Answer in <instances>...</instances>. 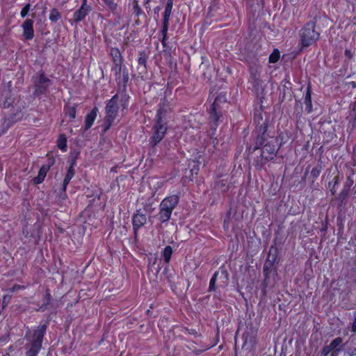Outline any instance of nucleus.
Wrapping results in <instances>:
<instances>
[{
	"instance_id": "obj_21",
	"label": "nucleus",
	"mask_w": 356,
	"mask_h": 356,
	"mask_svg": "<svg viewBox=\"0 0 356 356\" xmlns=\"http://www.w3.org/2000/svg\"><path fill=\"white\" fill-rule=\"evenodd\" d=\"M280 58V51L277 49H274L269 56V62L275 63L278 61Z\"/></svg>"
},
{
	"instance_id": "obj_24",
	"label": "nucleus",
	"mask_w": 356,
	"mask_h": 356,
	"mask_svg": "<svg viewBox=\"0 0 356 356\" xmlns=\"http://www.w3.org/2000/svg\"><path fill=\"white\" fill-rule=\"evenodd\" d=\"M342 343V339L340 337H337L334 339L330 343V346L332 350L337 348Z\"/></svg>"
},
{
	"instance_id": "obj_35",
	"label": "nucleus",
	"mask_w": 356,
	"mask_h": 356,
	"mask_svg": "<svg viewBox=\"0 0 356 356\" xmlns=\"http://www.w3.org/2000/svg\"><path fill=\"white\" fill-rule=\"evenodd\" d=\"M159 10H160V8H159V6H157V7H156V8H155V9H154L155 13L159 12Z\"/></svg>"
},
{
	"instance_id": "obj_33",
	"label": "nucleus",
	"mask_w": 356,
	"mask_h": 356,
	"mask_svg": "<svg viewBox=\"0 0 356 356\" xmlns=\"http://www.w3.org/2000/svg\"><path fill=\"white\" fill-rule=\"evenodd\" d=\"M21 288H22V287H21V286H19V285H15L13 287H12V288L10 289V291H11V292H14V291H17L18 289H21Z\"/></svg>"
},
{
	"instance_id": "obj_7",
	"label": "nucleus",
	"mask_w": 356,
	"mask_h": 356,
	"mask_svg": "<svg viewBox=\"0 0 356 356\" xmlns=\"http://www.w3.org/2000/svg\"><path fill=\"white\" fill-rule=\"evenodd\" d=\"M23 35L26 40H32L34 37L33 20L26 19L22 24Z\"/></svg>"
},
{
	"instance_id": "obj_30",
	"label": "nucleus",
	"mask_w": 356,
	"mask_h": 356,
	"mask_svg": "<svg viewBox=\"0 0 356 356\" xmlns=\"http://www.w3.org/2000/svg\"><path fill=\"white\" fill-rule=\"evenodd\" d=\"M352 332H356V312L353 314V321L351 326Z\"/></svg>"
},
{
	"instance_id": "obj_18",
	"label": "nucleus",
	"mask_w": 356,
	"mask_h": 356,
	"mask_svg": "<svg viewBox=\"0 0 356 356\" xmlns=\"http://www.w3.org/2000/svg\"><path fill=\"white\" fill-rule=\"evenodd\" d=\"M216 99L214 101L213 104L211 106L210 108V114H211V118L213 121L216 122L218 120V115L216 112Z\"/></svg>"
},
{
	"instance_id": "obj_5",
	"label": "nucleus",
	"mask_w": 356,
	"mask_h": 356,
	"mask_svg": "<svg viewBox=\"0 0 356 356\" xmlns=\"http://www.w3.org/2000/svg\"><path fill=\"white\" fill-rule=\"evenodd\" d=\"M276 142L271 140L266 143L262 148L261 156L266 160L273 159L277 152Z\"/></svg>"
},
{
	"instance_id": "obj_19",
	"label": "nucleus",
	"mask_w": 356,
	"mask_h": 356,
	"mask_svg": "<svg viewBox=\"0 0 356 356\" xmlns=\"http://www.w3.org/2000/svg\"><path fill=\"white\" fill-rule=\"evenodd\" d=\"M60 18V14L58 10L56 8H54L51 10L49 14V19L51 22H56Z\"/></svg>"
},
{
	"instance_id": "obj_16",
	"label": "nucleus",
	"mask_w": 356,
	"mask_h": 356,
	"mask_svg": "<svg viewBox=\"0 0 356 356\" xmlns=\"http://www.w3.org/2000/svg\"><path fill=\"white\" fill-rule=\"evenodd\" d=\"M58 147L63 152H65L67 149V140L65 136L61 135L58 139Z\"/></svg>"
},
{
	"instance_id": "obj_37",
	"label": "nucleus",
	"mask_w": 356,
	"mask_h": 356,
	"mask_svg": "<svg viewBox=\"0 0 356 356\" xmlns=\"http://www.w3.org/2000/svg\"><path fill=\"white\" fill-rule=\"evenodd\" d=\"M346 53L347 54H349V52H348V50H346Z\"/></svg>"
},
{
	"instance_id": "obj_9",
	"label": "nucleus",
	"mask_w": 356,
	"mask_h": 356,
	"mask_svg": "<svg viewBox=\"0 0 356 356\" xmlns=\"http://www.w3.org/2000/svg\"><path fill=\"white\" fill-rule=\"evenodd\" d=\"M133 226L135 232L143 226L147 222L146 216L143 213H136L132 218Z\"/></svg>"
},
{
	"instance_id": "obj_10",
	"label": "nucleus",
	"mask_w": 356,
	"mask_h": 356,
	"mask_svg": "<svg viewBox=\"0 0 356 356\" xmlns=\"http://www.w3.org/2000/svg\"><path fill=\"white\" fill-rule=\"evenodd\" d=\"M49 170V166L42 165L39 170L38 176L33 179V183L35 184H39L42 183L44 179Z\"/></svg>"
},
{
	"instance_id": "obj_2",
	"label": "nucleus",
	"mask_w": 356,
	"mask_h": 356,
	"mask_svg": "<svg viewBox=\"0 0 356 356\" xmlns=\"http://www.w3.org/2000/svg\"><path fill=\"white\" fill-rule=\"evenodd\" d=\"M168 112V106L163 105L157 111L156 123L153 127V135L151 138V143L153 145L159 143L165 136L168 127L165 120V113Z\"/></svg>"
},
{
	"instance_id": "obj_6",
	"label": "nucleus",
	"mask_w": 356,
	"mask_h": 356,
	"mask_svg": "<svg viewBox=\"0 0 356 356\" xmlns=\"http://www.w3.org/2000/svg\"><path fill=\"white\" fill-rule=\"evenodd\" d=\"M46 332V325H42L38 327V328L34 331L33 333V341L32 345L33 347L36 348H40L42 346V341L43 337Z\"/></svg>"
},
{
	"instance_id": "obj_38",
	"label": "nucleus",
	"mask_w": 356,
	"mask_h": 356,
	"mask_svg": "<svg viewBox=\"0 0 356 356\" xmlns=\"http://www.w3.org/2000/svg\"><path fill=\"white\" fill-rule=\"evenodd\" d=\"M346 53L347 54H349V52H348V50H346Z\"/></svg>"
},
{
	"instance_id": "obj_31",
	"label": "nucleus",
	"mask_w": 356,
	"mask_h": 356,
	"mask_svg": "<svg viewBox=\"0 0 356 356\" xmlns=\"http://www.w3.org/2000/svg\"><path fill=\"white\" fill-rule=\"evenodd\" d=\"M305 104L308 106H311L312 105V99H311V95L310 93L309 92V91L307 92L306 96H305Z\"/></svg>"
},
{
	"instance_id": "obj_23",
	"label": "nucleus",
	"mask_w": 356,
	"mask_h": 356,
	"mask_svg": "<svg viewBox=\"0 0 356 356\" xmlns=\"http://www.w3.org/2000/svg\"><path fill=\"white\" fill-rule=\"evenodd\" d=\"M66 114L72 119L76 117V110L74 106H68L66 108Z\"/></svg>"
},
{
	"instance_id": "obj_17",
	"label": "nucleus",
	"mask_w": 356,
	"mask_h": 356,
	"mask_svg": "<svg viewBox=\"0 0 356 356\" xmlns=\"http://www.w3.org/2000/svg\"><path fill=\"white\" fill-rule=\"evenodd\" d=\"M172 254V249L170 246H166L163 251V257L165 262H169L171 255Z\"/></svg>"
},
{
	"instance_id": "obj_28",
	"label": "nucleus",
	"mask_w": 356,
	"mask_h": 356,
	"mask_svg": "<svg viewBox=\"0 0 356 356\" xmlns=\"http://www.w3.org/2000/svg\"><path fill=\"white\" fill-rule=\"evenodd\" d=\"M332 350H333L331 348L330 345L326 346L323 348L321 355L322 356H327Z\"/></svg>"
},
{
	"instance_id": "obj_13",
	"label": "nucleus",
	"mask_w": 356,
	"mask_h": 356,
	"mask_svg": "<svg viewBox=\"0 0 356 356\" xmlns=\"http://www.w3.org/2000/svg\"><path fill=\"white\" fill-rule=\"evenodd\" d=\"M49 80L44 75L40 74L39 77L38 84L37 85V90H39L40 92H42L45 90L47 87L48 86L47 83Z\"/></svg>"
},
{
	"instance_id": "obj_15",
	"label": "nucleus",
	"mask_w": 356,
	"mask_h": 356,
	"mask_svg": "<svg viewBox=\"0 0 356 356\" xmlns=\"http://www.w3.org/2000/svg\"><path fill=\"white\" fill-rule=\"evenodd\" d=\"M172 6L173 0H167V4L164 12L163 21H169L172 13Z\"/></svg>"
},
{
	"instance_id": "obj_34",
	"label": "nucleus",
	"mask_w": 356,
	"mask_h": 356,
	"mask_svg": "<svg viewBox=\"0 0 356 356\" xmlns=\"http://www.w3.org/2000/svg\"><path fill=\"white\" fill-rule=\"evenodd\" d=\"M10 298L8 296H4L3 298V304H7L10 301Z\"/></svg>"
},
{
	"instance_id": "obj_27",
	"label": "nucleus",
	"mask_w": 356,
	"mask_h": 356,
	"mask_svg": "<svg viewBox=\"0 0 356 356\" xmlns=\"http://www.w3.org/2000/svg\"><path fill=\"white\" fill-rule=\"evenodd\" d=\"M40 348H36L35 347H33L31 346V349L27 351L26 356H36Z\"/></svg>"
},
{
	"instance_id": "obj_4",
	"label": "nucleus",
	"mask_w": 356,
	"mask_h": 356,
	"mask_svg": "<svg viewBox=\"0 0 356 356\" xmlns=\"http://www.w3.org/2000/svg\"><path fill=\"white\" fill-rule=\"evenodd\" d=\"M319 35V33L315 30V23H307L300 32L302 46L306 47L312 45L318 40Z\"/></svg>"
},
{
	"instance_id": "obj_36",
	"label": "nucleus",
	"mask_w": 356,
	"mask_h": 356,
	"mask_svg": "<svg viewBox=\"0 0 356 356\" xmlns=\"http://www.w3.org/2000/svg\"><path fill=\"white\" fill-rule=\"evenodd\" d=\"M334 184H337L338 183V178L337 177H334Z\"/></svg>"
},
{
	"instance_id": "obj_1",
	"label": "nucleus",
	"mask_w": 356,
	"mask_h": 356,
	"mask_svg": "<svg viewBox=\"0 0 356 356\" xmlns=\"http://www.w3.org/2000/svg\"><path fill=\"white\" fill-rule=\"evenodd\" d=\"M129 106V96L124 93H117L108 101L105 110L106 115L103 123L104 131H107L126 113Z\"/></svg>"
},
{
	"instance_id": "obj_3",
	"label": "nucleus",
	"mask_w": 356,
	"mask_h": 356,
	"mask_svg": "<svg viewBox=\"0 0 356 356\" xmlns=\"http://www.w3.org/2000/svg\"><path fill=\"white\" fill-rule=\"evenodd\" d=\"M179 202V197L176 195L167 197L162 200L159 205V220L165 222L170 220L172 211Z\"/></svg>"
},
{
	"instance_id": "obj_8",
	"label": "nucleus",
	"mask_w": 356,
	"mask_h": 356,
	"mask_svg": "<svg viewBox=\"0 0 356 356\" xmlns=\"http://www.w3.org/2000/svg\"><path fill=\"white\" fill-rule=\"evenodd\" d=\"M90 11V6H87L86 2L81 5V8L76 10L73 14V20L77 23L83 19Z\"/></svg>"
},
{
	"instance_id": "obj_22",
	"label": "nucleus",
	"mask_w": 356,
	"mask_h": 356,
	"mask_svg": "<svg viewBox=\"0 0 356 356\" xmlns=\"http://www.w3.org/2000/svg\"><path fill=\"white\" fill-rule=\"evenodd\" d=\"M218 275V273L216 272L211 277L209 282V291H214L216 289V282L217 280Z\"/></svg>"
},
{
	"instance_id": "obj_29",
	"label": "nucleus",
	"mask_w": 356,
	"mask_h": 356,
	"mask_svg": "<svg viewBox=\"0 0 356 356\" xmlns=\"http://www.w3.org/2000/svg\"><path fill=\"white\" fill-rule=\"evenodd\" d=\"M136 1L135 4L133 8L134 12L137 16H139L141 13V9L138 6V2L136 1Z\"/></svg>"
},
{
	"instance_id": "obj_20",
	"label": "nucleus",
	"mask_w": 356,
	"mask_h": 356,
	"mask_svg": "<svg viewBox=\"0 0 356 356\" xmlns=\"http://www.w3.org/2000/svg\"><path fill=\"white\" fill-rule=\"evenodd\" d=\"M168 22H169V21H163V28L161 30V33L163 35L162 43L163 45H165V40L167 32L168 30Z\"/></svg>"
},
{
	"instance_id": "obj_25",
	"label": "nucleus",
	"mask_w": 356,
	"mask_h": 356,
	"mask_svg": "<svg viewBox=\"0 0 356 356\" xmlns=\"http://www.w3.org/2000/svg\"><path fill=\"white\" fill-rule=\"evenodd\" d=\"M31 8V4L27 3L24 6L20 12V15L22 18H24L28 14Z\"/></svg>"
},
{
	"instance_id": "obj_32",
	"label": "nucleus",
	"mask_w": 356,
	"mask_h": 356,
	"mask_svg": "<svg viewBox=\"0 0 356 356\" xmlns=\"http://www.w3.org/2000/svg\"><path fill=\"white\" fill-rule=\"evenodd\" d=\"M198 170H199V165L197 164V165L193 166V168L191 170V172L192 174L197 175Z\"/></svg>"
},
{
	"instance_id": "obj_14",
	"label": "nucleus",
	"mask_w": 356,
	"mask_h": 356,
	"mask_svg": "<svg viewBox=\"0 0 356 356\" xmlns=\"http://www.w3.org/2000/svg\"><path fill=\"white\" fill-rule=\"evenodd\" d=\"M103 1L106 5L107 9L113 15L117 14L118 3L115 2V0H103Z\"/></svg>"
},
{
	"instance_id": "obj_26",
	"label": "nucleus",
	"mask_w": 356,
	"mask_h": 356,
	"mask_svg": "<svg viewBox=\"0 0 356 356\" xmlns=\"http://www.w3.org/2000/svg\"><path fill=\"white\" fill-rule=\"evenodd\" d=\"M138 63L139 65V67L143 68V71L145 70L146 68V58L145 56H141L138 59Z\"/></svg>"
},
{
	"instance_id": "obj_12",
	"label": "nucleus",
	"mask_w": 356,
	"mask_h": 356,
	"mask_svg": "<svg viewBox=\"0 0 356 356\" xmlns=\"http://www.w3.org/2000/svg\"><path fill=\"white\" fill-rule=\"evenodd\" d=\"M74 170L73 166L71 165L69 168L67 172L65 177V179L63 180V182L62 190L63 192H65L66 191L67 186L68 185V184L70 183V181H71V179L74 177Z\"/></svg>"
},
{
	"instance_id": "obj_11",
	"label": "nucleus",
	"mask_w": 356,
	"mask_h": 356,
	"mask_svg": "<svg viewBox=\"0 0 356 356\" xmlns=\"http://www.w3.org/2000/svg\"><path fill=\"white\" fill-rule=\"evenodd\" d=\"M96 117L97 109L94 108L86 115L85 121V129L87 130L92 127L95 120Z\"/></svg>"
}]
</instances>
